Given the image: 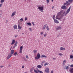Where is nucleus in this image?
<instances>
[{
    "label": "nucleus",
    "instance_id": "f257e3e1",
    "mask_svg": "<svg viewBox=\"0 0 73 73\" xmlns=\"http://www.w3.org/2000/svg\"><path fill=\"white\" fill-rule=\"evenodd\" d=\"M70 9H71V6H70L69 7L67 11V12H66L65 11H64V10H61L59 13H57V16L58 17H60V15H62V16H66L67 14L70 12Z\"/></svg>",
    "mask_w": 73,
    "mask_h": 73
},
{
    "label": "nucleus",
    "instance_id": "f03ea898",
    "mask_svg": "<svg viewBox=\"0 0 73 73\" xmlns=\"http://www.w3.org/2000/svg\"><path fill=\"white\" fill-rule=\"evenodd\" d=\"M15 52V51L13 50H11V53H10L8 55V56L7 57V60H9L10 58L11 57H12V54H13Z\"/></svg>",
    "mask_w": 73,
    "mask_h": 73
},
{
    "label": "nucleus",
    "instance_id": "7ed1b4c3",
    "mask_svg": "<svg viewBox=\"0 0 73 73\" xmlns=\"http://www.w3.org/2000/svg\"><path fill=\"white\" fill-rule=\"evenodd\" d=\"M38 9H39L41 12H43V10H44V6H37Z\"/></svg>",
    "mask_w": 73,
    "mask_h": 73
},
{
    "label": "nucleus",
    "instance_id": "20e7f679",
    "mask_svg": "<svg viewBox=\"0 0 73 73\" xmlns=\"http://www.w3.org/2000/svg\"><path fill=\"white\" fill-rule=\"evenodd\" d=\"M40 53H38L37 55V57L35 56V60H38V59H40Z\"/></svg>",
    "mask_w": 73,
    "mask_h": 73
},
{
    "label": "nucleus",
    "instance_id": "39448f33",
    "mask_svg": "<svg viewBox=\"0 0 73 73\" xmlns=\"http://www.w3.org/2000/svg\"><path fill=\"white\" fill-rule=\"evenodd\" d=\"M61 9H66L67 7L65 5H63L62 6Z\"/></svg>",
    "mask_w": 73,
    "mask_h": 73
},
{
    "label": "nucleus",
    "instance_id": "423d86ee",
    "mask_svg": "<svg viewBox=\"0 0 73 73\" xmlns=\"http://www.w3.org/2000/svg\"><path fill=\"white\" fill-rule=\"evenodd\" d=\"M45 72L46 73H49V68H46L45 69Z\"/></svg>",
    "mask_w": 73,
    "mask_h": 73
},
{
    "label": "nucleus",
    "instance_id": "0eeeda50",
    "mask_svg": "<svg viewBox=\"0 0 73 73\" xmlns=\"http://www.w3.org/2000/svg\"><path fill=\"white\" fill-rule=\"evenodd\" d=\"M54 21L55 23H56V24L59 23V22H58V21L57 19H54Z\"/></svg>",
    "mask_w": 73,
    "mask_h": 73
},
{
    "label": "nucleus",
    "instance_id": "6e6552de",
    "mask_svg": "<svg viewBox=\"0 0 73 73\" xmlns=\"http://www.w3.org/2000/svg\"><path fill=\"white\" fill-rule=\"evenodd\" d=\"M47 57L46 56L44 55H42L41 56V58H46Z\"/></svg>",
    "mask_w": 73,
    "mask_h": 73
},
{
    "label": "nucleus",
    "instance_id": "1a4fd4ad",
    "mask_svg": "<svg viewBox=\"0 0 73 73\" xmlns=\"http://www.w3.org/2000/svg\"><path fill=\"white\" fill-rule=\"evenodd\" d=\"M16 12L14 11L12 13L11 16H14V15H15V14H16Z\"/></svg>",
    "mask_w": 73,
    "mask_h": 73
},
{
    "label": "nucleus",
    "instance_id": "9d476101",
    "mask_svg": "<svg viewBox=\"0 0 73 73\" xmlns=\"http://www.w3.org/2000/svg\"><path fill=\"white\" fill-rule=\"evenodd\" d=\"M37 67L38 68H39V69H41L42 68V66L40 65H38L37 66Z\"/></svg>",
    "mask_w": 73,
    "mask_h": 73
},
{
    "label": "nucleus",
    "instance_id": "9b49d317",
    "mask_svg": "<svg viewBox=\"0 0 73 73\" xmlns=\"http://www.w3.org/2000/svg\"><path fill=\"white\" fill-rule=\"evenodd\" d=\"M15 40H13L12 42L11 43V45H13L14 44H15Z\"/></svg>",
    "mask_w": 73,
    "mask_h": 73
},
{
    "label": "nucleus",
    "instance_id": "f8f14e48",
    "mask_svg": "<svg viewBox=\"0 0 73 73\" xmlns=\"http://www.w3.org/2000/svg\"><path fill=\"white\" fill-rule=\"evenodd\" d=\"M61 28V27H57V28H56V30H59V29H60Z\"/></svg>",
    "mask_w": 73,
    "mask_h": 73
},
{
    "label": "nucleus",
    "instance_id": "ddd939ff",
    "mask_svg": "<svg viewBox=\"0 0 73 73\" xmlns=\"http://www.w3.org/2000/svg\"><path fill=\"white\" fill-rule=\"evenodd\" d=\"M46 25H47L46 24L44 25V27H43L42 29H43V30H44V29H45V28H46Z\"/></svg>",
    "mask_w": 73,
    "mask_h": 73
},
{
    "label": "nucleus",
    "instance_id": "4468645a",
    "mask_svg": "<svg viewBox=\"0 0 73 73\" xmlns=\"http://www.w3.org/2000/svg\"><path fill=\"white\" fill-rule=\"evenodd\" d=\"M13 28L14 29H16L17 28V26L16 25H15L13 26Z\"/></svg>",
    "mask_w": 73,
    "mask_h": 73
},
{
    "label": "nucleus",
    "instance_id": "2eb2a0df",
    "mask_svg": "<svg viewBox=\"0 0 73 73\" xmlns=\"http://www.w3.org/2000/svg\"><path fill=\"white\" fill-rule=\"evenodd\" d=\"M60 50H65V48L63 47H60Z\"/></svg>",
    "mask_w": 73,
    "mask_h": 73
},
{
    "label": "nucleus",
    "instance_id": "dca6fc26",
    "mask_svg": "<svg viewBox=\"0 0 73 73\" xmlns=\"http://www.w3.org/2000/svg\"><path fill=\"white\" fill-rule=\"evenodd\" d=\"M21 28L22 27H20V26L19 25V24H18V29H21Z\"/></svg>",
    "mask_w": 73,
    "mask_h": 73
},
{
    "label": "nucleus",
    "instance_id": "f3484780",
    "mask_svg": "<svg viewBox=\"0 0 73 73\" xmlns=\"http://www.w3.org/2000/svg\"><path fill=\"white\" fill-rule=\"evenodd\" d=\"M27 24H28V25L29 26H31V25H32V24H31V23L30 22L27 23Z\"/></svg>",
    "mask_w": 73,
    "mask_h": 73
},
{
    "label": "nucleus",
    "instance_id": "a211bd4d",
    "mask_svg": "<svg viewBox=\"0 0 73 73\" xmlns=\"http://www.w3.org/2000/svg\"><path fill=\"white\" fill-rule=\"evenodd\" d=\"M68 2H69V3H72L73 2V0H68Z\"/></svg>",
    "mask_w": 73,
    "mask_h": 73
},
{
    "label": "nucleus",
    "instance_id": "6ab92c4d",
    "mask_svg": "<svg viewBox=\"0 0 73 73\" xmlns=\"http://www.w3.org/2000/svg\"><path fill=\"white\" fill-rule=\"evenodd\" d=\"M49 64V63L48 62H46L44 64V66H46V65H48Z\"/></svg>",
    "mask_w": 73,
    "mask_h": 73
},
{
    "label": "nucleus",
    "instance_id": "aec40b11",
    "mask_svg": "<svg viewBox=\"0 0 73 73\" xmlns=\"http://www.w3.org/2000/svg\"><path fill=\"white\" fill-rule=\"evenodd\" d=\"M68 3V1H66V3H64V5H67Z\"/></svg>",
    "mask_w": 73,
    "mask_h": 73
},
{
    "label": "nucleus",
    "instance_id": "412c9836",
    "mask_svg": "<svg viewBox=\"0 0 73 73\" xmlns=\"http://www.w3.org/2000/svg\"><path fill=\"white\" fill-rule=\"evenodd\" d=\"M14 56H16L17 55V52H15L13 54Z\"/></svg>",
    "mask_w": 73,
    "mask_h": 73
},
{
    "label": "nucleus",
    "instance_id": "4be33fe9",
    "mask_svg": "<svg viewBox=\"0 0 73 73\" xmlns=\"http://www.w3.org/2000/svg\"><path fill=\"white\" fill-rule=\"evenodd\" d=\"M62 17H61L60 18H58V20L61 21V19H62Z\"/></svg>",
    "mask_w": 73,
    "mask_h": 73
},
{
    "label": "nucleus",
    "instance_id": "5701e85b",
    "mask_svg": "<svg viewBox=\"0 0 73 73\" xmlns=\"http://www.w3.org/2000/svg\"><path fill=\"white\" fill-rule=\"evenodd\" d=\"M46 29L47 31H49V28L48 27V26H47L46 27Z\"/></svg>",
    "mask_w": 73,
    "mask_h": 73
},
{
    "label": "nucleus",
    "instance_id": "b1692460",
    "mask_svg": "<svg viewBox=\"0 0 73 73\" xmlns=\"http://www.w3.org/2000/svg\"><path fill=\"white\" fill-rule=\"evenodd\" d=\"M23 46H21L20 47V50H23Z\"/></svg>",
    "mask_w": 73,
    "mask_h": 73
},
{
    "label": "nucleus",
    "instance_id": "393cba45",
    "mask_svg": "<svg viewBox=\"0 0 73 73\" xmlns=\"http://www.w3.org/2000/svg\"><path fill=\"white\" fill-rule=\"evenodd\" d=\"M66 60H64L63 61V64H65V63H66Z\"/></svg>",
    "mask_w": 73,
    "mask_h": 73
},
{
    "label": "nucleus",
    "instance_id": "a878e982",
    "mask_svg": "<svg viewBox=\"0 0 73 73\" xmlns=\"http://www.w3.org/2000/svg\"><path fill=\"white\" fill-rule=\"evenodd\" d=\"M70 59H72V58H73V56L72 55H71L70 57Z\"/></svg>",
    "mask_w": 73,
    "mask_h": 73
},
{
    "label": "nucleus",
    "instance_id": "bb28decb",
    "mask_svg": "<svg viewBox=\"0 0 73 73\" xmlns=\"http://www.w3.org/2000/svg\"><path fill=\"white\" fill-rule=\"evenodd\" d=\"M4 1H5V0H1V3H2L4 2Z\"/></svg>",
    "mask_w": 73,
    "mask_h": 73
},
{
    "label": "nucleus",
    "instance_id": "cd10ccee",
    "mask_svg": "<svg viewBox=\"0 0 73 73\" xmlns=\"http://www.w3.org/2000/svg\"><path fill=\"white\" fill-rule=\"evenodd\" d=\"M46 1H47V4H48V3H49V1H50L49 0H46Z\"/></svg>",
    "mask_w": 73,
    "mask_h": 73
},
{
    "label": "nucleus",
    "instance_id": "c85d7f7f",
    "mask_svg": "<svg viewBox=\"0 0 73 73\" xmlns=\"http://www.w3.org/2000/svg\"><path fill=\"white\" fill-rule=\"evenodd\" d=\"M37 50H33V52L34 53H37Z\"/></svg>",
    "mask_w": 73,
    "mask_h": 73
},
{
    "label": "nucleus",
    "instance_id": "c756f323",
    "mask_svg": "<svg viewBox=\"0 0 73 73\" xmlns=\"http://www.w3.org/2000/svg\"><path fill=\"white\" fill-rule=\"evenodd\" d=\"M38 71V72H39L40 73H43V72H42V71H41L39 70Z\"/></svg>",
    "mask_w": 73,
    "mask_h": 73
},
{
    "label": "nucleus",
    "instance_id": "7c9ffc66",
    "mask_svg": "<svg viewBox=\"0 0 73 73\" xmlns=\"http://www.w3.org/2000/svg\"><path fill=\"white\" fill-rule=\"evenodd\" d=\"M70 2L69 3L68 2V3H67V6H68V5H70Z\"/></svg>",
    "mask_w": 73,
    "mask_h": 73
},
{
    "label": "nucleus",
    "instance_id": "2f4dec72",
    "mask_svg": "<svg viewBox=\"0 0 73 73\" xmlns=\"http://www.w3.org/2000/svg\"><path fill=\"white\" fill-rule=\"evenodd\" d=\"M55 15H54L52 17L53 20H54V17H55Z\"/></svg>",
    "mask_w": 73,
    "mask_h": 73
},
{
    "label": "nucleus",
    "instance_id": "473e14b6",
    "mask_svg": "<svg viewBox=\"0 0 73 73\" xmlns=\"http://www.w3.org/2000/svg\"><path fill=\"white\" fill-rule=\"evenodd\" d=\"M16 46H17V45L16 44V45H14V46L13 47V48H15V47H16Z\"/></svg>",
    "mask_w": 73,
    "mask_h": 73
},
{
    "label": "nucleus",
    "instance_id": "72a5a7b5",
    "mask_svg": "<svg viewBox=\"0 0 73 73\" xmlns=\"http://www.w3.org/2000/svg\"><path fill=\"white\" fill-rule=\"evenodd\" d=\"M17 43H18L17 41H15V45H17Z\"/></svg>",
    "mask_w": 73,
    "mask_h": 73
},
{
    "label": "nucleus",
    "instance_id": "f704fd0d",
    "mask_svg": "<svg viewBox=\"0 0 73 73\" xmlns=\"http://www.w3.org/2000/svg\"><path fill=\"white\" fill-rule=\"evenodd\" d=\"M29 29L30 31H31V32H32V29L31 28H29Z\"/></svg>",
    "mask_w": 73,
    "mask_h": 73
},
{
    "label": "nucleus",
    "instance_id": "c9c22d12",
    "mask_svg": "<svg viewBox=\"0 0 73 73\" xmlns=\"http://www.w3.org/2000/svg\"><path fill=\"white\" fill-rule=\"evenodd\" d=\"M27 19H28V18H27V17H26L25 19V21H26V20H27Z\"/></svg>",
    "mask_w": 73,
    "mask_h": 73
},
{
    "label": "nucleus",
    "instance_id": "e433bc0d",
    "mask_svg": "<svg viewBox=\"0 0 73 73\" xmlns=\"http://www.w3.org/2000/svg\"><path fill=\"white\" fill-rule=\"evenodd\" d=\"M68 68H69V66H67L66 67V69H67V70H68Z\"/></svg>",
    "mask_w": 73,
    "mask_h": 73
},
{
    "label": "nucleus",
    "instance_id": "4c0bfd02",
    "mask_svg": "<svg viewBox=\"0 0 73 73\" xmlns=\"http://www.w3.org/2000/svg\"><path fill=\"white\" fill-rule=\"evenodd\" d=\"M59 55H60V56H62L63 54H62L61 53H60L59 54Z\"/></svg>",
    "mask_w": 73,
    "mask_h": 73
},
{
    "label": "nucleus",
    "instance_id": "58836bf2",
    "mask_svg": "<svg viewBox=\"0 0 73 73\" xmlns=\"http://www.w3.org/2000/svg\"><path fill=\"white\" fill-rule=\"evenodd\" d=\"M20 20H21V21H23V19L21 18V19H20Z\"/></svg>",
    "mask_w": 73,
    "mask_h": 73
},
{
    "label": "nucleus",
    "instance_id": "ea45409f",
    "mask_svg": "<svg viewBox=\"0 0 73 73\" xmlns=\"http://www.w3.org/2000/svg\"><path fill=\"white\" fill-rule=\"evenodd\" d=\"M58 17L57 16L56 17V19H58V17Z\"/></svg>",
    "mask_w": 73,
    "mask_h": 73
},
{
    "label": "nucleus",
    "instance_id": "a19ab883",
    "mask_svg": "<svg viewBox=\"0 0 73 73\" xmlns=\"http://www.w3.org/2000/svg\"><path fill=\"white\" fill-rule=\"evenodd\" d=\"M46 34H45L44 35V37H46Z\"/></svg>",
    "mask_w": 73,
    "mask_h": 73
},
{
    "label": "nucleus",
    "instance_id": "79ce46f5",
    "mask_svg": "<svg viewBox=\"0 0 73 73\" xmlns=\"http://www.w3.org/2000/svg\"><path fill=\"white\" fill-rule=\"evenodd\" d=\"M32 24L34 26H35V23L34 22H32Z\"/></svg>",
    "mask_w": 73,
    "mask_h": 73
},
{
    "label": "nucleus",
    "instance_id": "37998d69",
    "mask_svg": "<svg viewBox=\"0 0 73 73\" xmlns=\"http://www.w3.org/2000/svg\"><path fill=\"white\" fill-rule=\"evenodd\" d=\"M70 67H71V68H73V64H71L70 65Z\"/></svg>",
    "mask_w": 73,
    "mask_h": 73
},
{
    "label": "nucleus",
    "instance_id": "c03bdc74",
    "mask_svg": "<svg viewBox=\"0 0 73 73\" xmlns=\"http://www.w3.org/2000/svg\"><path fill=\"white\" fill-rule=\"evenodd\" d=\"M3 5V4H0V8H1Z\"/></svg>",
    "mask_w": 73,
    "mask_h": 73
},
{
    "label": "nucleus",
    "instance_id": "a18cd8bd",
    "mask_svg": "<svg viewBox=\"0 0 73 73\" xmlns=\"http://www.w3.org/2000/svg\"><path fill=\"white\" fill-rule=\"evenodd\" d=\"M34 72H35V73L37 72V70L35 69H34Z\"/></svg>",
    "mask_w": 73,
    "mask_h": 73
},
{
    "label": "nucleus",
    "instance_id": "49530a36",
    "mask_svg": "<svg viewBox=\"0 0 73 73\" xmlns=\"http://www.w3.org/2000/svg\"><path fill=\"white\" fill-rule=\"evenodd\" d=\"M45 62V61H43L42 62V63H41V64H44Z\"/></svg>",
    "mask_w": 73,
    "mask_h": 73
},
{
    "label": "nucleus",
    "instance_id": "de8ad7c7",
    "mask_svg": "<svg viewBox=\"0 0 73 73\" xmlns=\"http://www.w3.org/2000/svg\"><path fill=\"white\" fill-rule=\"evenodd\" d=\"M61 36V35L60 34H59L57 36V37H58L59 36Z\"/></svg>",
    "mask_w": 73,
    "mask_h": 73
},
{
    "label": "nucleus",
    "instance_id": "09e8293b",
    "mask_svg": "<svg viewBox=\"0 0 73 73\" xmlns=\"http://www.w3.org/2000/svg\"><path fill=\"white\" fill-rule=\"evenodd\" d=\"M40 34L41 35H42L43 34L42 32L41 33H40Z\"/></svg>",
    "mask_w": 73,
    "mask_h": 73
},
{
    "label": "nucleus",
    "instance_id": "8fccbe9b",
    "mask_svg": "<svg viewBox=\"0 0 73 73\" xmlns=\"http://www.w3.org/2000/svg\"><path fill=\"white\" fill-rule=\"evenodd\" d=\"M26 58H29V57H28V56L26 55Z\"/></svg>",
    "mask_w": 73,
    "mask_h": 73
},
{
    "label": "nucleus",
    "instance_id": "3c124183",
    "mask_svg": "<svg viewBox=\"0 0 73 73\" xmlns=\"http://www.w3.org/2000/svg\"><path fill=\"white\" fill-rule=\"evenodd\" d=\"M36 68L37 70V71L38 72V71H40V70H38V69L37 68Z\"/></svg>",
    "mask_w": 73,
    "mask_h": 73
},
{
    "label": "nucleus",
    "instance_id": "603ef678",
    "mask_svg": "<svg viewBox=\"0 0 73 73\" xmlns=\"http://www.w3.org/2000/svg\"><path fill=\"white\" fill-rule=\"evenodd\" d=\"M50 73H53V71H52Z\"/></svg>",
    "mask_w": 73,
    "mask_h": 73
},
{
    "label": "nucleus",
    "instance_id": "864d4df0",
    "mask_svg": "<svg viewBox=\"0 0 73 73\" xmlns=\"http://www.w3.org/2000/svg\"><path fill=\"white\" fill-rule=\"evenodd\" d=\"M22 68H24V66H22Z\"/></svg>",
    "mask_w": 73,
    "mask_h": 73
},
{
    "label": "nucleus",
    "instance_id": "5fc2aeb1",
    "mask_svg": "<svg viewBox=\"0 0 73 73\" xmlns=\"http://www.w3.org/2000/svg\"><path fill=\"white\" fill-rule=\"evenodd\" d=\"M3 66H0V67L1 68H3Z\"/></svg>",
    "mask_w": 73,
    "mask_h": 73
},
{
    "label": "nucleus",
    "instance_id": "6e6d98bb",
    "mask_svg": "<svg viewBox=\"0 0 73 73\" xmlns=\"http://www.w3.org/2000/svg\"><path fill=\"white\" fill-rule=\"evenodd\" d=\"M17 37V35H15V37Z\"/></svg>",
    "mask_w": 73,
    "mask_h": 73
},
{
    "label": "nucleus",
    "instance_id": "4d7b16f0",
    "mask_svg": "<svg viewBox=\"0 0 73 73\" xmlns=\"http://www.w3.org/2000/svg\"><path fill=\"white\" fill-rule=\"evenodd\" d=\"M21 50H20V53H22V51H21Z\"/></svg>",
    "mask_w": 73,
    "mask_h": 73
},
{
    "label": "nucleus",
    "instance_id": "13d9d810",
    "mask_svg": "<svg viewBox=\"0 0 73 73\" xmlns=\"http://www.w3.org/2000/svg\"><path fill=\"white\" fill-rule=\"evenodd\" d=\"M6 23H7V22H8V21L7 20H6Z\"/></svg>",
    "mask_w": 73,
    "mask_h": 73
},
{
    "label": "nucleus",
    "instance_id": "bf43d9fd",
    "mask_svg": "<svg viewBox=\"0 0 73 73\" xmlns=\"http://www.w3.org/2000/svg\"><path fill=\"white\" fill-rule=\"evenodd\" d=\"M0 12H1V13L2 14V10H0Z\"/></svg>",
    "mask_w": 73,
    "mask_h": 73
},
{
    "label": "nucleus",
    "instance_id": "052dcab7",
    "mask_svg": "<svg viewBox=\"0 0 73 73\" xmlns=\"http://www.w3.org/2000/svg\"><path fill=\"white\" fill-rule=\"evenodd\" d=\"M52 9H53V8H54V6H53L52 8Z\"/></svg>",
    "mask_w": 73,
    "mask_h": 73
},
{
    "label": "nucleus",
    "instance_id": "680f3d73",
    "mask_svg": "<svg viewBox=\"0 0 73 73\" xmlns=\"http://www.w3.org/2000/svg\"><path fill=\"white\" fill-rule=\"evenodd\" d=\"M51 1L52 2H53V0H51Z\"/></svg>",
    "mask_w": 73,
    "mask_h": 73
},
{
    "label": "nucleus",
    "instance_id": "e2e57ef3",
    "mask_svg": "<svg viewBox=\"0 0 73 73\" xmlns=\"http://www.w3.org/2000/svg\"><path fill=\"white\" fill-rule=\"evenodd\" d=\"M35 73H38V72L37 71H36Z\"/></svg>",
    "mask_w": 73,
    "mask_h": 73
},
{
    "label": "nucleus",
    "instance_id": "0e129e2a",
    "mask_svg": "<svg viewBox=\"0 0 73 73\" xmlns=\"http://www.w3.org/2000/svg\"><path fill=\"white\" fill-rule=\"evenodd\" d=\"M53 59H54V60H56V58H53Z\"/></svg>",
    "mask_w": 73,
    "mask_h": 73
},
{
    "label": "nucleus",
    "instance_id": "69168bd1",
    "mask_svg": "<svg viewBox=\"0 0 73 73\" xmlns=\"http://www.w3.org/2000/svg\"><path fill=\"white\" fill-rule=\"evenodd\" d=\"M66 66H65V68H66Z\"/></svg>",
    "mask_w": 73,
    "mask_h": 73
},
{
    "label": "nucleus",
    "instance_id": "338daca9",
    "mask_svg": "<svg viewBox=\"0 0 73 73\" xmlns=\"http://www.w3.org/2000/svg\"><path fill=\"white\" fill-rule=\"evenodd\" d=\"M23 35L24 34V33H22Z\"/></svg>",
    "mask_w": 73,
    "mask_h": 73
},
{
    "label": "nucleus",
    "instance_id": "774afa93",
    "mask_svg": "<svg viewBox=\"0 0 73 73\" xmlns=\"http://www.w3.org/2000/svg\"><path fill=\"white\" fill-rule=\"evenodd\" d=\"M65 20V19H64V20Z\"/></svg>",
    "mask_w": 73,
    "mask_h": 73
}]
</instances>
